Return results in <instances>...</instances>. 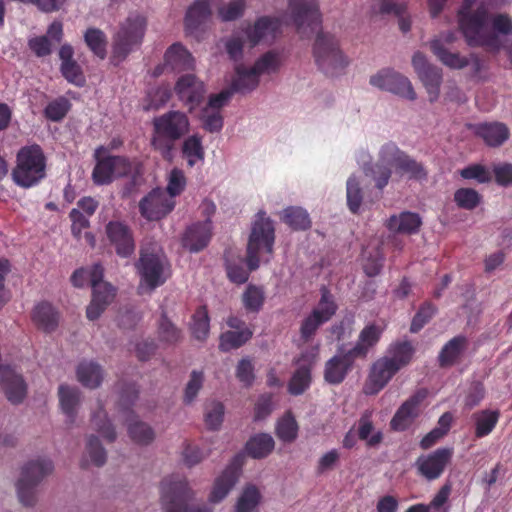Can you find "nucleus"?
<instances>
[{
  "label": "nucleus",
  "mask_w": 512,
  "mask_h": 512,
  "mask_svg": "<svg viewBox=\"0 0 512 512\" xmlns=\"http://www.w3.org/2000/svg\"><path fill=\"white\" fill-rule=\"evenodd\" d=\"M288 16L302 38H309L318 32L313 55L318 67L328 76L338 75L347 65L338 40L329 33L319 31L321 13L316 0H289Z\"/></svg>",
  "instance_id": "1"
},
{
  "label": "nucleus",
  "mask_w": 512,
  "mask_h": 512,
  "mask_svg": "<svg viewBox=\"0 0 512 512\" xmlns=\"http://www.w3.org/2000/svg\"><path fill=\"white\" fill-rule=\"evenodd\" d=\"M475 3L476 0L462 1L457 12L459 29L469 46L498 53L503 47L499 35H512V17L498 13L490 18V1L482 0L473 10Z\"/></svg>",
  "instance_id": "2"
},
{
  "label": "nucleus",
  "mask_w": 512,
  "mask_h": 512,
  "mask_svg": "<svg viewBox=\"0 0 512 512\" xmlns=\"http://www.w3.org/2000/svg\"><path fill=\"white\" fill-rule=\"evenodd\" d=\"M392 167L400 176H407L409 180L424 181L427 179V169L421 162H418L406 152L402 151L395 143H385L379 153L375 164L365 168V174L371 176L376 187L382 190L387 186L391 175Z\"/></svg>",
  "instance_id": "3"
},
{
  "label": "nucleus",
  "mask_w": 512,
  "mask_h": 512,
  "mask_svg": "<svg viewBox=\"0 0 512 512\" xmlns=\"http://www.w3.org/2000/svg\"><path fill=\"white\" fill-rule=\"evenodd\" d=\"M151 146L161 157L172 162L176 142L190 131L188 116L181 111L171 110L153 119Z\"/></svg>",
  "instance_id": "4"
},
{
  "label": "nucleus",
  "mask_w": 512,
  "mask_h": 512,
  "mask_svg": "<svg viewBox=\"0 0 512 512\" xmlns=\"http://www.w3.org/2000/svg\"><path fill=\"white\" fill-rule=\"evenodd\" d=\"M47 176V158L39 144L21 147L11 171L12 181L23 189L37 186Z\"/></svg>",
  "instance_id": "5"
},
{
  "label": "nucleus",
  "mask_w": 512,
  "mask_h": 512,
  "mask_svg": "<svg viewBox=\"0 0 512 512\" xmlns=\"http://www.w3.org/2000/svg\"><path fill=\"white\" fill-rule=\"evenodd\" d=\"M193 491L185 478L169 477L161 482V504L164 512H211L206 506H190Z\"/></svg>",
  "instance_id": "6"
},
{
  "label": "nucleus",
  "mask_w": 512,
  "mask_h": 512,
  "mask_svg": "<svg viewBox=\"0 0 512 512\" xmlns=\"http://www.w3.org/2000/svg\"><path fill=\"white\" fill-rule=\"evenodd\" d=\"M147 26L145 16L139 13H130L121 23L113 39L112 57L123 61L135 47L141 45Z\"/></svg>",
  "instance_id": "7"
},
{
  "label": "nucleus",
  "mask_w": 512,
  "mask_h": 512,
  "mask_svg": "<svg viewBox=\"0 0 512 512\" xmlns=\"http://www.w3.org/2000/svg\"><path fill=\"white\" fill-rule=\"evenodd\" d=\"M275 241V229L270 218L265 217V212H258L249 236L247 245L246 263L249 271L259 267V253L264 251L272 254Z\"/></svg>",
  "instance_id": "8"
},
{
  "label": "nucleus",
  "mask_w": 512,
  "mask_h": 512,
  "mask_svg": "<svg viewBox=\"0 0 512 512\" xmlns=\"http://www.w3.org/2000/svg\"><path fill=\"white\" fill-rule=\"evenodd\" d=\"M53 463L49 459L29 461L21 471L17 481V493L20 502L25 506H33L36 502L37 485L53 471Z\"/></svg>",
  "instance_id": "9"
},
{
  "label": "nucleus",
  "mask_w": 512,
  "mask_h": 512,
  "mask_svg": "<svg viewBox=\"0 0 512 512\" xmlns=\"http://www.w3.org/2000/svg\"><path fill=\"white\" fill-rule=\"evenodd\" d=\"M135 267L140 276L139 290L147 289L151 292L162 286L169 277L168 263L165 257L146 249L140 251V257L135 263Z\"/></svg>",
  "instance_id": "10"
},
{
  "label": "nucleus",
  "mask_w": 512,
  "mask_h": 512,
  "mask_svg": "<svg viewBox=\"0 0 512 512\" xmlns=\"http://www.w3.org/2000/svg\"><path fill=\"white\" fill-rule=\"evenodd\" d=\"M370 84L383 91L393 93L401 98L414 101L417 94L411 81L393 69H382L370 77Z\"/></svg>",
  "instance_id": "11"
},
{
  "label": "nucleus",
  "mask_w": 512,
  "mask_h": 512,
  "mask_svg": "<svg viewBox=\"0 0 512 512\" xmlns=\"http://www.w3.org/2000/svg\"><path fill=\"white\" fill-rule=\"evenodd\" d=\"M453 456V449L441 447L435 451L420 455L415 461L418 475L427 481H433L441 477Z\"/></svg>",
  "instance_id": "12"
},
{
  "label": "nucleus",
  "mask_w": 512,
  "mask_h": 512,
  "mask_svg": "<svg viewBox=\"0 0 512 512\" xmlns=\"http://www.w3.org/2000/svg\"><path fill=\"white\" fill-rule=\"evenodd\" d=\"M412 66L424 87L426 88L429 101H436L439 97L440 86L442 83L441 70L438 67L430 64L425 55L421 52H416L413 55Z\"/></svg>",
  "instance_id": "13"
},
{
  "label": "nucleus",
  "mask_w": 512,
  "mask_h": 512,
  "mask_svg": "<svg viewBox=\"0 0 512 512\" xmlns=\"http://www.w3.org/2000/svg\"><path fill=\"white\" fill-rule=\"evenodd\" d=\"M175 207V200L161 188L153 189L139 202L140 214L149 221H158Z\"/></svg>",
  "instance_id": "14"
},
{
  "label": "nucleus",
  "mask_w": 512,
  "mask_h": 512,
  "mask_svg": "<svg viewBox=\"0 0 512 512\" xmlns=\"http://www.w3.org/2000/svg\"><path fill=\"white\" fill-rule=\"evenodd\" d=\"M356 359L359 358L350 349L339 348L337 353L325 363L324 380L331 385L341 384L354 368Z\"/></svg>",
  "instance_id": "15"
},
{
  "label": "nucleus",
  "mask_w": 512,
  "mask_h": 512,
  "mask_svg": "<svg viewBox=\"0 0 512 512\" xmlns=\"http://www.w3.org/2000/svg\"><path fill=\"white\" fill-rule=\"evenodd\" d=\"M428 396L426 388H420L413 393L394 414L390 426L395 431L406 430L420 415L421 405Z\"/></svg>",
  "instance_id": "16"
},
{
  "label": "nucleus",
  "mask_w": 512,
  "mask_h": 512,
  "mask_svg": "<svg viewBox=\"0 0 512 512\" xmlns=\"http://www.w3.org/2000/svg\"><path fill=\"white\" fill-rule=\"evenodd\" d=\"M178 99L192 112L204 99L206 89L204 83L194 74H185L178 78L174 86Z\"/></svg>",
  "instance_id": "17"
},
{
  "label": "nucleus",
  "mask_w": 512,
  "mask_h": 512,
  "mask_svg": "<svg viewBox=\"0 0 512 512\" xmlns=\"http://www.w3.org/2000/svg\"><path fill=\"white\" fill-rule=\"evenodd\" d=\"M457 39L455 31L442 33L430 42V49L437 59L447 67L453 69H462L469 63L467 57L461 56L459 53H453L448 50V46Z\"/></svg>",
  "instance_id": "18"
},
{
  "label": "nucleus",
  "mask_w": 512,
  "mask_h": 512,
  "mask_svg": "<svg viewBox=\"0 0 512 512\" xmlns=\"http://www.w3.org/2000/svg\"><path fill=\"white\" fill-rule=\"evenodd\" d=\"M396 365L387 357H381L373 363L366 383L364 392L367 395H375L380 392L398 372Z\"/></svg>",
  "instance_id": "19"
},
{
  "label": "nucleus",
  "mask_w": 512,
  "mask_h": 512,
  "mask_svg": "<svg viewBox=\"0 0 512 512\" xmlns=\"http://www.w3.org/2000/svg\"><path fill=\"white\" fill-rule=\"evenodd\" d=\"M473 134L491 148L502 146L510 137V130L503 122H481L469 125Z\"/></svg>",
  "instance_id": "20"
},
{
  "label": "nucleus",
  "mask_w": 512,
  "mask_h": 512,
  "mask_svg": "<svg viewBox=\"0 0 512 512\" xmlns=\"http://www.w3.org/2000/svg\"><path fill=\"white\" fill-rule=\"evenodd\" d=\"M106 234L115 247L117 255L127 258L135 251V243L130 228L120 221H110L106 225Z\"/></svg>",
  "instance_id": "21"
},
{
  "label": "nucleus",
  "mask_w": 512,
  "mask_h": 512,
  "mask_svg": "<svg viewBox=\"0 0 512 512\" xmlns=\"http://www.w3.org/2000/svg\"><path fill=\"white\" fill-rule=\"evenodd\" d=\"M211 236L212 222L210 219L194 223L186 229L182 237V246L190 252H199L208 245Z\"/></svg>",
  "instance_id": "22"
},
{
  "label": "nucleus",
  "mask_w": 512,
  "mask_h": 512,
  "mask_svg": "<svg viewBox=\"0 0 512 512\" xmlns=\"http://www.w3.org/2000/svg\"><path fill=\"white\" fill-rule=\"evenodd\" d=\"M240 474V464L235 459L226 469L215 479L213 488L209 495L211 503L221 502L231 491L238 481Z\"/></svg>",
  "instance_id": "23"
},
{
  "label": "nucleus",
  "mask_w": 512,
  "mask_h": 512,
  "mask_svg": "<svg viewBox=\"0 0 512 512\" xmlns=\"http://www.w3.org/2000/svg\"><path fill=\"white\" fill-rule=\"evenodd\" d=\"M73 56L74 49L70 44H63L60 47V72L69 83L82 87L85 84V76L82 67L77 63Z\"/></svg>",
  "instance_id": "24"
},
{
  "label": "nucleus",
  "mask_w": 512,
  "mask_h": 512,
  "mask_svg": "<svg viewBox=\"0 0 512 512\" xmlns=\"http://www.w3.org/2000/svg\"><path fill=\"white\" fill-rule=\"evenodd\" d=\"M280 28L281 21L279 18L262 16L255 21L253 26H249L245 33L249 44L254 47L268 36L275 38L280 32Z\"/></svg>",
  "instance_id": "25"
},
{
  "label": "nucleus",
  "mask_w": 512,
  "mask_h": 512,
  "mask_svg": "<svg viewBox=\"0 0 512 512\" xmlns=\"http://www.w3.org/2000/svg\"><path fill=\"white\" fill-rule=\"evenodd\" d=\"M116 296V288L111 284L96 285L92 289V299L86 309V316L89 320L98 319L112 303Z\"/></svg>",
  "instance_id": "26"
},
{
  "label": "nucleus",
  "mask_w": 512,
  "mask_h": 512,
  "mask_svg": "<svg viewBox=\"0 0 512 512\" xmlns=\"http://www.w3.org/2000/svg\"><path fill=\"white\" fill-rule=\"evenodd\" d=\"M371 12L374 15H395L399 17V28L403 33L411 30V20L405 17L407 6L398 0H372Z\"/></svg>",
  "instance_id": "27"
},
{
  "label": "nucleus",
  "mask_w": 512,
  "mask_h": 512,
  "mask_svg": "<svg viewBox=\"0 0 512 512\" xmlns=\"http://www.w3.org/2000/svg\"><path fill=\"white\" fill-rule=\"evenodd\" d=\"M59 318L58 310L47 301L36 304L31 312V319L35 326L46 333L56 330Z\"/></svg>",
  "instance_id": "28"
},
{
  "label": "nucleus",
  "mask_w": 512,
  "mask_h": 512,
  "mask_svg": "<svg viewBox=\"0 0 512 512\" xmlns=\"http://www.w3.org/2000/svg\"><path fill=\"white\" fill-rule=\"evenodd\" d=\"M383 329L376 324L366 325L360 332L358 340L350 350L359 359H365L372 347L380 340Z\"/></svg>",
  "instance_id": "29"
},
{
  "label": "nucleus",
  "mask_w": 512,
  "mask_h": 512,
  "mask_svg": "<svg viewBox=\"0 0 512 512\" xmlns=\"http://www.w3.org/2000/svg\"><path fill=\"white\" fill-rule=\"evenodd\" d=\"M164 60L174 71L193 69L195 63L192 54L180 43H174L167 49Z\"/></svg>",
  "instance_id": "30"
},
{
  "label": "nucleus",
  "mask_w": 512,
  "mask_h": 512,
  "mask_svg": "<svg viewBox=\"0 0 512 512\" xmlns=\"http://www.w3.org/2000/svg\"><path fill=\"white\" fill-rule=\"evenodd\" d=\"M421 224L422 220L419 214L404 211L399 215L390 216L386 226L390 231L410 235L417 233Z\"/></svg>",
  "instance_id": "31"
},
{
  "label": "nucleus",
  "mask_w": 512,
  "mask_h": 512,
  "mask_svg": "<svg viewBox=\"0 0 512 512\" xmlns=\"http://www.w3.org/2000/svg\"><path fill=\"white\" fill-rule=\"evenodd\" d=\"M215 0H196L191 5L185 16V27L190 33L199 29L211 16V4Z\"/></svg>",
  "instance_id": "32"
},
{
  "label": "nucleus",
  "mask_w": 512,
  "mask_h": 512,
  "mask_svg": "<svg viewBox=\"0 0 512 512\" xmlns=\"http://www.w3.org/2000/svg\"><path fill=\"white\" fill-rule=\"evenodd\" d=\"M416 348L409 340H398L391 343L388 347L385 357L392 361L394 366L400 371L402 368L408 366L415 355Z\"/></svg>",
  "instance_id": "33"
},
{
  "label": "nucleus",
  "mask_w": 512,
  "mask_h": 512,
  "mask_svg": "<svg viewBox=\"0 0 512 512\" xmlns=\"http://www.w3.org/2000/svg\"><path fill=\"white\" fill-rule=\"evenodd\" d=\"M467 338L464 336H455L449 340L441 349L438 355L440 367H451L458 362L467 348Z\"/></svg>",
  "instance_id": "34"
},
{
  "label": "nucleus",
  "mask_w": 512,
  "mask_h": 512,
  "mask_svg": "<svg viewBox=\"0 0 512 512\" xmlns=\"http://www.w3.org/2000/svg\"><path fill=\"white\" fill-rule=\"evenodd\" d=\"M58 395L62 412L71 423L74 422L80 403V391L75 387L62 384L58 388Z\"/></svg>",
  "instance_id": "35"
},
{
  "label": "nucleus",
  "mask_w": 512,
  "mask_h": 512,
  "mask_svg": "<svg viewBox=\"0 0 512 512\" xmlns=\"http://www.w3.org/2000/svg\"><path fill=\"white\" fill-rule=\"evenodd\" d=\"M78 381L85 387L97 388L103 380V371L100 365L93 361H83L77 367Z\"/></svg>",
  "instance_id": "36"
},
{
  "label": "nucleus",
  "mask_w": 512,
  "mask_h": 512,
  "mask_svg": "<svg viewBox=\"0 0 512 512\" xmlns=\"http://www.w3.org/2000/svg\"><path fill=\"white\" fill-rule=\"evenodd\" d=\"M275 442L271 435L260 433L251 437L245 446L246 452L254 459L267 457L274 449Z\"/></svg>",
  "instance_id": "37"
},
{
  "label": "nucleus",
  "mask_w": 512,
  "mask_h": 512,
  "mask_svg": "<svg viewBox=\"0 0 512 512\" xmlns=\"http://www.w3.org/2000/svg\"><path fill=\"white\" fill-rule=\"evenodd\" d=\"M281 220L295 231L308 230L312 224L308 212L297 206L285 208L281 214Z\"/></svg>",
  "instance_id": "38"
},
{
  "label": "nucleus",
  "mask_w": 512,
  "mask_h": 512,
  "mask_svg": "<svg viewBox=\"0 0 512 512\" xmlns=\"http://www.w3.org/2000/svg\"><path fill=\"white\" fill-rule=\"evenodd\" d=\"M475 422V436L476 438H483L489 435L496 427L500 412L498 410H482L476 412L472 416Z\"/></svg>",
  "instance_id": "39"
},
{
  "label": "nucleus",
  "mask_w": 512,
  "mask_h": 512,
  "mask_svg": "<svg viewBox=\"0 0 512 512\" xmlns=\"http://www.w3.org/2000/svg\"><path fill=\"white\" fill-rule=\"evenodd\" d=\"M311 370V364H301L298 366L288 383V392L291 395H301L310 387L312 382Z\"/></svg>",
  "instance_id": "40"
},
{
  "label": "nucleus",
  "mask_w": 512,
  "mask_h": 512,
  "mask_svg": "<svg viewBox=\"0 0 512 512\" xmlns=\"http://www.w3.org/2000/svg\"><path fill=\"white\" fill-rule=\"evenodd\" d=\"M259 84V76L252 69L242 65L236 67V78L231 84L233 92L246 93L254 90Z\"/></svg>",
  "instance_id": "41"
},
{
  "label": "nucleus",
  "mask_w": 512,
  "mask_h": 512,
  "mask_svg": "<svg viewBox=\"0 0 512 512\" xmlns=\"http://www.w3.org/2000/svg\"><path fill=\"white\" fill-rule=\"evenodd\" d=\"M253 332L250 328L245 327L237 331H226L220 335L219 349L222 352H229L243 346L252 338Z\"/></svg>",
  "instance_id": "42"
},
{
  "label": "nucleus",
  "mask_w": 512,
  "mask_h": 512,
  "mask_svg": "<svg viewBox=\"0 0 512 512\" xmlns=\"http://www.w3.org/2000/svg\"><path fill=\"white\" fill-rule=\"evenodd\" d=\"M101 150L102 148H99L95 152L97 162L92 171V180L96 185H107L110 184L114 179V170L111 156L99 158V153Z\"/></svg>",
  "instance_id": "43"
},
{
  "label": "nucleus",
  "mask_w": 512,
  "mask_h": 512,
  "mask_svg": "<svg viewBox=\"0 0 512 512\" xmlns=\"http://www.w3.org/2000/svg\"><path fill=\"white\" fill-rule=\"evenodd\" d=\"M182 154L187 159L189 167H193L198 161H203L205 152L201 136L194 134L187 137L182 144Z\"/></svg>",
  "instance_id": "44"
},
{
  "label": "nucleus",
  "mask_w": 512,
  "mask_h": 512,
  "mask_svg": "<svg viewBox=\"0 0 512 512\" xmlns=\"http://www.w3.org/2000/svg\"><path fill=\"white\" fill-rule=\"evenodd\" d=\"M242 304L247 312L258 313L265 302V291L262 286L254 284L247 285L242 294Z\"/></svg>",
  "instance_id": "45"
},
{
  "label": "nucleus",
  "mask_w": 512,
  "mask_h": 512,
  "mask_svg": "<svg viewBox=\"0 0 512 512\" xmlns=\"http://www.w3.org/2000/svg\"><path fill=\"white\" fill-rule=\"evenodd\" d=\"M374 429L373 422L371 420V413L366 411L358 420L357 435L360 440H365L367 446L375 447L382 441V433L380 431L370 436Z\"/></svg>",
  "instance_id": "46"
},
{
  "label": "nucleus",
  "mask_w": 512,
  "mask_h": 512,
  "mask_svg": "<svg viewBox=\"0 0 512 512\" xmlns=\"http://www.w3.org/2000/svg\"><path fill=\"white\" fill-rule=\"evenodd\" d=\"M84 41L88 48L100 59L106 57L107 37L97 28H88L84 33Z\"/></svg>",
  "instance_id": "47"
},
{
  "label": "nucleus",
  "mask_w": 512,
  "mask_h": 512,
  "mask_svg": "<svg viewBox=\"0 0 512 512\" xmlns=\"http://www.w3.org/2000/svg\"><path fill=\"white\" fill-rule=\"evenodd\" d=\"M276 435L283 442H293L298 436V424L291 412H287L277 423Z\"/></svg>",
  "instance_id": "48"
},
{
  "label": "nucleus",
  "mask_w": 512,
  "mask_h": 512,
  "mask_svg": "<svg viewBox=\"0 0 512 512\" xmlns=\"http://www.w3.org/2000/svg\"><path fill=\"white\" fill-rule=\"evenodd\" d=\"M193 336L199 340L204 341L209 334L210 319L206 306H200L193 315V323L191 326Z\"/></svg>",
  "instance_id": "49"
},
{
  "label": "nucleus",
  "mask_w": 512,
  "mask_h": 512,
  "mask_svg": "<svg viewBox=\"0 0 512 512\" xmlns=\"http://www.w3.org/2000/svg\"><path fill=\"white\" fill-rule=\"evenodd\" d=\"M71 102L64 96L50 101L44 109V116L53 122H59L65 118L71 109Z\"/></svg>",
  "instance_id": "50"
},
{
  "label": "nucleus",
  "mask_w": 512,
  "mask_h": 512,
  "mask_svg": "<svg viewBox=\"0 0 512 512\" xmlns=\"http://www.w3.org/2000/svg\"><path fill=\"white\" fill-rule=\"evenodd\" d=\"M91 422L96 431L108 442H113L116 439L115 429L107 418L103 407H100L98 411L93 413Z\"/></svg>",
  "instance_id": "51"
},
{
  "label": "nucleus",
  "mask_w": 512,
  "mask_h": 512,
  "mask_svg": "<svg viewBox=\"0 0 512 512\" xmlns=\"http://www.w3.org/2000/svg\"><path fill=\"white\" fill-rule=\"evenodd\" d=\"M260 492L254 485L244 488L236 503L235 512H252L260 502Z\"/></svg>",
  "instance_id": "52"
},
{
  "label": "nucleus",
  "mask_w": 512,
  "mask_h": 512,
  "mask_svg": "<svg viewBox=\"0 0 512 512\" xmlns=\"http://www.w3.org/2000/svg\"><path fill=\"white\" fill-rule=\"evenodd\" d=\"M281 66V57L278 52L268 51L263 54L251 67L258 76L263 73H275Z\"/></svg>",
  "instance_id": "53"
},
{
  "label": "nucleus",
  "mask_w": 512,
  "mask_h": 512,
  "mask_svg": "<svg viewBox=\"0 0 512 512\" xmlns=\"http://www.w3.org/2000/svg\"><path fill=\"white\" fill-rule=\"evenodd\" d=\"M246 7V0H231L218 8V16L223 22L235 21L244 15Z\"/></svg>",
  "instance_id": "54"
},
{
  "label": "nucleus",
  "mask_w": 512,
  "mask_h": 512,
  "mask_svg": "<svg viewBox=\"0 0 512 512\" xmlns=\"http://www.w3.org/2000/svg\"><path fill=\"white\" fill-rule=\"evenodd\" d=\"M384 253L380 246L365 254L363 270L369 277L377 276L384 265Z\"/></svg>",
  "instance_id": "55"
},
{
  "label": "nucleus",
  "mask_w": 512,
  "mask_h": 512,
  "mask_svg": "<svg viewBox=\"0 0 512 512\" xmlns=\"http://www.w3.org/2000/svg\"><path fill=\"white\" fill-rule=\"evenodd\" d=\"M158 337L161 341L174 344L181 339V330L162 312L158 324Z\"/></svg>",
  "instance_id": "56"
},
{
  "label": "nucleus",
  "mask_w": 512,
  "mask_h": 512,
  "mask_svg": "<svg viewBox=\"0 0 512 512\" xmlns=\"http://www.w3.org/2000/svg\"><path fill=\"white\" fill-rule=\"evenodd\" d=\"M336 310L337 305L334 301L333 295L326 287H322L320 301L312 312H318V316L327 322L336 313Z\"/></svg>",
  "instance_id": "57"
},
{
  "label": "nucleus",
  "mask_w": 512,
  "mask_h": 512,
  "mask_svg": "<svg viewBox=\"0 0 512 512\" xmlns=\"http://www.w3.org/2000/svg\"><path fill=\"white\" fill-rule=\"evenodd\" d=\"M347 205L354 214L358 213L362 204V189L355 176H350L346 185Z\"/></svg>",
  "instance_id": "58"
},
{
  "label": "nucleus",
  "mask_w": 512,
  "mask_h": 512,
  "mask_svg": "<svg viewBox=\"0 0 512 512\" xmlns=\"http://www.w3.org/2000/svg\"><path fill=\"white\" fill-rule=\"evenodd\" d=\"M454 201L462 209L473 210L479 205L481 196L472 188H460L454 193Z\"/></svg>",
  "instance_id": "59"
},
{
  "label": "nucleus",
  "mask_w": 512,
  "mask_h": 512,
  "mask_svg": "<svg viewBox=\"0 0 512 512\" xmlns=\"http://www.w3.org/2000/svg\"><path fill=\"white\" fill-rule=\"evenodd\" d=\"M128 433L134 442L142 445L151 443L155 436L152 428L140 421L129 424Z\"/></svg>",
  "instance_id": "60"
},
{
  "label": "nucleus",
  "mask_w": 512,
  "mask_h": 512,
  "mask_svg": "<svg viewBox=\"0 0 512 512\" xmlns=\"http://www.w3.org/2000/svg\"><path fill=\"white\" fill-rule=\"evenodd\" d=\"M435 313L436 307L431 302L422 304L412 319L410 331L412 333L419 332L432 319Z\"/></svg>",
  "instance_id": "61"
},
{
  "label": "nucleus",
  "mask_w": 512,
  "mask_h": 512,
  "mask_svg": "<svg viewBox=\"0 0 512 512\" xmlns=\"http://www.w3.org/2000/svg\"><path fill=\"white\" fill-rule=\"evenodd\" d=\"M185 186L186 177L184 172L178 168L172 169L168 177V184L165 191L167 195L174 199V197L180 195L184 191Z\"/></svg>",
  "instance_id": "62"
},
{
  "label": "nucleus",
  "mask_w": 512,
  "mask_h": 512,
  "mask_svg": "<svg viewBox=\"0 0 512 512\" xmlns=\"http://www.w3.org/2000/svg\"><path fill=\"white\" fill-rule=\"evenodd\" d=\"M462 178L476 180L478 183H489L492 180L490 171L481 164H472L460 170Z\"/></svg>",
  "instance_id": "63"
},
{
  "label": "nucleus",
  "mask_w": 512,
  "mask_h": 512,
  "mask_svg": "<svg viewBox=\"0 0 512 512\" xmlns=\"http://www.w3.org/2000/svg\"><path fill=\"white\" fill-rule=\"evenodd\" d=\"M324 323L326 322L318 316V312H311V314L302 321L300 327L301 339L304 342L311 340L318 328Z\"/></svg>",
  "instance_id": "64"
}]
</instances>
